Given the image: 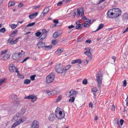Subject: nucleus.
I'll return each mask as SVG.
<instances>
[{
  "label": "nucleus",
  "instance_id": "1",
  "mask_svg": "<svg viewBox=\"0 0 128 128\" xmlns=\"http://www.w3.org/2000/svg\"><path fill=\"white\" fill-rule=\"evenodd\" d=\"M122 14L121 10L118 8H112L109 10L106 14L108 17L111 18H116Z\"/></svg>",
  "mask_w": 128,
  "mask_h": 128
},
{
  "label": "nucleus",
  "instance_id": "2",
  "mask_svg": "<svg viewBox=\"0 0 128 128\" xmlns=\"http://www.w3.org/2000/svg\"><path fill=\"white\" fill-rule=\"evenodd\" d=\"M77 94V92L73 89L70 90L69 92H67L66 94V96L70 98L68 100V102H74L76 95Z\"/></svg>",
  "mask_w": 128,
  "mask_h": 128
},
{
  "label": "nucleus",
  "instance_id": "3",
  "mask_svg": "<svg viewBox=\"0 0 128 128\" xmlns=\"http://www.w3.org/2000/svg\"><path fill=\"white\" fill-rule=\"evenodd\" d=\"M103 76V74L101 71L98 72L96 75V79L97 82L98 87L99 88H100L102 85Z\"/></svg>",
  "mask_w": 128,
  "mask_h": 128
},
{
  "label": "nucleus",
  "instance_id": "4",
  "mask_svg": "<svg viewBox=\"0 0 128 128\" xmlns=\"http://www.w3.org/2000/svg\"><path fill=\"white\" fill-rule=\"evenodd\" d=\"M84 8L83 7H81L80 8H77V12L78 14H76V16L77 17H79L80 14H81V17L84 20H87V19L85 16L84 15Z\"/></svg>",
  "mask_w": 128,
  "mask_h": 128
},
{
  "label": "nucleus",
  "instance_id": "5",
  "mask_svg": "<svg viewBox=\"0 0 128 128\" xmlns=\"http://www.w3.org/2000/svg\"><path fill=\"white\" fill-rule=\"evenodd\" d=\"M55 69L56 71L58 74H62L64 72V68L62 65L60 63L56 65Z\"/></svg>",
  "mask_w": 128,
  "mask_h": 128
},
{
  "label": "nucleus",
  "instance_id": "6",
  "mask_svg": "<svg viewBox=\"0 0 128 128\" xmlns=\"http://www.w3.org/2000/svg\"><path fill=\"white\" fill-rule=\"evenodd\" d=\"M55 74L54 73H51L47 76L46 78V82L48 84L52 82L54 80Z\"/></svg>",
  "mask_w": 128,
  "mask_h": 128
},
{
  "label": "nucleus",
  "instance_id": "7",
  "mask_svg": "<svg viewBox=\"0 0 128 128\" xmlns=\"http://www.w3.org/2000/svg\"><path fill=\"white\" fill-rule=\"evenodd\" d=\"M65 116V114L64 112L62 113L61 111H57L55 114L56 116L59 119H61L63 118Z\"/></svg>",
  "mask_w": 128,
  "mask_h": 128
},
{
  "label": "nucleus",
  "instance_id": "8",
  "mask_svg": "<svg viewBox=\"0 0 128 128\" xmlns=\"http://www.w3.org/2000/svg\"><path fill=\"white\" fill-rule=\"evenodd\" d=\"M10 100L12 102H14V103H17L19 102L17 100V96L14 94H12L9 96Z\"/></svg>",
  "mask_w": 128,
  "mask_h": 128
},
{
  "label": "nucleus",
  "instance_id": "9",
  "mask_svg": "<svg viewBox=\"0 0 128 128\" xmlns=\"http://www.w3.org/2000/svg\"><path fill=\"white\" fill-rule=\"evenodd\" d=\"M30 128H39V123L36 120H34L31 123Z\"/></svg>",
  "mask_w": 128,
  "mask_h": 128
},
{
  "label": "nucleus",
  "instance_id": "10",
  "mask_svg": "<svg viewBox=\"0 0 128 128\" xmlns=\"http://www.w3.org/2000/svg\"><path fill=\"white\" fill-rule=\"evenodd\" d=\"M20 106L19 102L17 103H14L13 105L11 106L9 110L10 111L12 112H13L14 111L16 110L17 108V106Z\"/></svg>",
  "mask_w": 128,
  "mask_h": 128
},
{
  "label": "nucleus",
  "instance_id": "11",
  "mask_svg": "<svg viewBox=\"0 0 128 128\" xmlns=\"http://www.w3.org/2000/svg\"><path fill=\"white\" fill-rule=\"evenodd\" d=\"M25 98L26 99H31V101L32 102H34L37 99L36 96L32 94L26 97Z\"/></svg>",
  "mask_w": 128,
  "mask_h": 128
},
{
  "label": "nucleus",
  "instance_id": "12",
  "mask_svg": "<svg viewBox=\"0 0 128 128\" xmlns=\"http://www.w3.org/2000/svg\"><path fill=\"white\" fill-rule=\"evenodd\" d=\"M90 48H88V50L84 52V54L88 56V57L89 58V60H91L92 58V54L90 52Z\"/></svg>",
  "mask_w": 128,
  "mask_h": 128
},
{
  "label": "nucleus",
  "instance_id": "13",
  "mask_svg": "<svg viewBox=\"0 0 128 128\" xmlns=\"http://www.w3.org/2000/svg\"><path fill=\"white\" fill-rule=\"evenodd\" d=\"M49 9L48 7L45 8L43 10L42 12L40 15V16L41 18L44 16L45 15L47 14L49 12Z\"/></svg>",
  "mask_w": 128,
  "mask_h": 128
},
{
  "label": "nucleus",
  "instance_id": "14",
  "mask_svg": "<svg viewBox=\"0 0 128 128\" xmlns=\"http://www.w3.org/2000/svg\"><path fill=\"white\" fill-rule=\"evenodd\" d=\"M12 58L16 60H19L20 59V57L18 53L15 52L12 55Z\"/></svg>",
  "mask_w": 128,
  "mask_h": 128
},
{
  "label": "nucleus",
  "instance_id": "15",
  "mask_svg": "<svg viewBox=\"0 0 128 128\" xmlns=\"http://www.w3.org/2000/svg\"><path fill=\"white\" fill-rule=\"evenodd\" d=\"M19 38H16L15 40H13V38L12 39V40H11V38H10L8 40V42H9L10 44H16L18 42V39Z\"/></svg>",
  "mask_w": 128,
  "mask_h": 128
},
{
  "label": "nucleus",
  "instance_id": "16",
  "mask_svg": "<svg viewBox=\"0 0 128 128\" xmlns=\"http://www.w3.org/2000/svg\"><path fill=\"white\" fill-rule=\"evenodd\" d=\"M38 14V12H34V13L30 14L28 17L30 19H32L36 17Z\"/></svg>",
  "mask_w": 128,
  "mask_h": 128
},
{
  "label": "nucleus",
  "instance_id": "17",
  "mask_svg": "<svg viewBox=\"0 0 128 128\" xmlns=\"http://www.w3.org/2000/svg\"><path fill=\"white\" fill-rule=\"evenodd\" d=\"M48 120L50 121H53L55 119V115L54 114H51L48 117Z\"/></svg>",
  "mask_w": 128,
  "mask_h": 128
},
{
  "label": "nucleus",
  "instance_id": "18",
  "mask_svg": "<svg viewBox=\"0 0 128 128\" xmlns=\"http://www.w3.org/2000/svg\"><path fill=\"white\" fill-rule=\"evenodd\" d=\"M87 21L84 23V24H83V27L88 28L89 26V24H91V20L88 19H87Z\"/></svg>",
  "mask_w": 128,
  "mask_h": 128
},
{
  "label": "nucleus",
  "instance_id": "19",
  "mask_svg": "<svg viewBox=\"0 0 128 128\" xmlns=\"http://www.w3.org/2000/svg\"><path fill=\"white\" fill-rule=\"evenodd\" d=\"M19 113H17L14 116L12 119V121L13 122H15L18 119V118L20 116Z\"/></svg>",
  "mask_w": 128,
  "mask_h": 128
},
{
  "label": "nucleus",
  "instance_id": "20",
  "mask_svg": "<svg viewBox=\"0 0 128 128\" xmlns=\"http://www.w3.org/2000/svg\"><path fill=\"white\" fill-rule=\"evenodd\" d=\"M16 68L13 64H10L9 67V70L11 72H14Z\"/></svg>",
  "mask_w": 128,
  "mask_h": 128
},
{
  "label": "nucleus",
  "instance_id": "21",
  "mask_svg": "<svg viewBox=\"0 0 128 128\" xmlns=\"http://www.w3.org/2000/svg\"><path fill=\"white\" fill-rule=\"evenodd\" d=\"M82 62V61L80 59H78L76 60H74L71 62V64H74L76 63L78 64H80Z\"/></svg>",
  "mask_w": 128,
  "mask_h": 128
},
{
  "label": "nucleus",
  "instance_id": "22",
  "mask_svg": "<svg viewBox=\"0 0 128 128\" xmlns=\"http://www.w3.org/2000/svg\"><path fill=\"white\" fill-rule=\"evenodd\" d=\"M45 44L42 42H39L37 44V46L38 48H42L43 47L45 46Z\"/></svg>",
  "mask_w": 128,
  "mask_h": 128
},
{
  "label": "nucleus",
  "instance_id": "23",
  "mask_svg": "<svg viewBox=\"0 0 128 128\" xmlns=\"http://www.w3.org/2000/svg\"><path fill=\"white\" fill-rule=\"evenodd\" d=\"M21 123V122H20L19 121H16L11 126V128H14L16 126L20 124Z\"/></svg>",
  "mask_w": 128,
  "mask_h": 128
},
{
  "label": "nucleus",
  "instance_id": "24",
  "mask_svg": "<svg viewBox=\"0 0 128 128\" xmlns=\"http://www.w3.org/2000/svg\"><path fill=\"white\" fill-rule=\"evenodd\" d=\"M10 56L8 54H5L3 57V59L4 60H7L10 57Z\"/></svg>",
  "mask_w": 128,
  "mask_h": 128
},
{
  "label": "nucleus",
  "instance_id": "25",
  "mask_svg": "<svg viewBox=\"0 0 128 128\" xmlns=\"http://www.w3.org/2000/svg\"><path fill=\"white\" fill-rule=\"evenodd\" d=\"M18 55L20 57V59L22 56H24L25 55V52H24L22 50L19 53H18Z\"/></svg>",
  "mask_w": 128,
  "mask_h": 128
},
{
  "label": "nucleus",
  "instance_id": "26",
  "mask_svg": "<svg viewBox=\"0 0 128 128\" xmlns=\"http://www.w3.org/2000/svg\"><path fill=\"white\" fill-rule=\"evenodd\" d=\"M60 36V34L58 32H54L53 35V37L54 38L58 37Z\"/></svg>",
  "mask_w": 128,
  "mask_h": 128
},
{
  "label": "nucleus",
  "instance_id": "27",
  "mask_svg": "<svg viewBox=\"0 0 128 128\" xmlns=\"http://www.w3.org/2000/svg\"><path fill=\"white\" fill-rule=\"evenodd\" d=\"M83 27V24H77L76 26V28L78 30L80 29L81 28Z\"/></svg>",
  "mask_w": 128,
  "mask_h": 128
},
{
  "label": "nucleus",
  "instance_id": "28",
  "mask_svg": "<svg viewBox=\"0 0 128 128\" xmlns=\"http://www.w3.org/2000/svg\"><path fill=\"white\" fill-rule=\"evenodd\" d=\"M114 123L116 126H119V121L117 119H116L114 121Z\"/></svg>",
  "mask_w": 128,
  "mask_h": 128
},
{
  "label": "nucleus",
  "instance_id": "29",
  "mask_svg": "<svg viewBox=\"0 0 128 128\" xmlns=\"http://www.w3.org/2000/svg\"><path fill=\"white\" fill-rule=\"evenodd\" d=\"M52 46L50 45L49 46H45V50H50L52 48Z\"/></svg>",
  "mask_w": 128,
  "mask_h": 128
},
{
  "label": "nucleus",
  "instance_id": "30",
  "mask_svg": "<svg viewBox=\"0 0 128 128\" xmlns=\"http://www.w3.org/2000/svg\"><path fill=\"white\" fill-rule=\"evenodd\" d=\"M47 36V34H42L40 37L39 38L40 40H42L44 39Z\"/></svg>",
  "mask_w": 128,
  "mask_h": 128
},
{
  "label": "nucleus",
  "instance_id": "31",
  "mask_svg": "<svg viewBox=\"0 0 128 128\" xmlns=\"http://www.w3.org/2000/svg\"><path fill=\"white\" fill-rule=\"evenodd\" d=\"M104 26V24H99L97 29V30H98Z\"/></svg>",
  "mask_w": 128,
  "mask_h": 128
},
{
  "label": "nucleus",
  "instance_id": "32",
  "mask_svg": "<svg viewBox=\"0 0 128 128\" xmlns=\"http://www.w3.org/2000/svg\"><path fill=\"white\" fill-rule=\"evenodd\" d=\"M63 50L61 49H58L55 52V53L58 55H59L63 51Z\"/></svg>",
  "mask_w": 128,
  "mask_h": 128
},
{
  "label": "nucleus",
  "instance_id": "33",
  "mask_svg": "<svg viewBox=\"0 0 128 128\" xmlns=\"http://www.w3.org/2000/svg\"><path fill=\"white\" fill-rule=\"evenodd\" d=\"M6 80V78L0 79V86L5 82V81Z\"/></svg>",
  "mask_w": 128,
  "mask_h": 128
},
{
  "label": "nucleus",
  "instance_id": "34",
  "mask_svg": "<svg viewBox=\"0 0 128 128\" xmlns=\"http://www.w3.org/2000/svg\"><path fill=\"white\" fill-rule=\"evenodd\" d=\"M31 82V81L30 80L26 79L25 80L24 82V84H29Z\"/></svg>",
  "mask_w": 128,
  "mask_h": 128
},
{
  "label": "nucleus",
  "instance_id": "35",
  "mask_svg": "<svg viewBox=\"0 0 128 128\" xmlns=\"http://www.w3.org/2000/svg\"><path fill=\"white\" fill-rule=\"evenodd\" d=\"M17 32L18 30H15L12 32L11 34L10 35V36L11 37H12L13 36V34H16L17 33Z\"/></svg>",
  "mask_w": 128,
  "mask_h": 128
},
{
  "label": "nucleus",
  "instance_id": "36",
  "mask_svg": "<svg viewBox=\"0 0 128 128\" xmlns=\"http://www.w3.org/2000/svg\"><path fill=\"white\" fill-rule=\"evenodd\" d=\"M15 4V3L14 2H9L8 4V7H10L11 6H13Z\"/></svg>",
  "mask_w": 128,
  "mask_h": 128
},
{
  "label": "nucleus",
  "instance_id": "37",
  "mask_svg": "<svg viewBox=\"0 0 128 128\" xmlns=\"http://www.w3.org/2000/svg\"><path fill=\"white\" fill-rule=\"evenodd\" d=\"M26 120V118L25 116H23L22 118L21 119H20V122L21 123L23 122H24Z\"/></svg>",
  "mask_w": 128,
  "mask_h": 128
},
{
  "label": "nucleus",
  "instance_id": "38",
  "mask_svg": "<svg viewBox=\"0 0 128 128\" xmlns=\"http://www.w3.org/2000/svg\"><path fill=\"white\" fill-rule=\"evenodd\" d=\"M51 92L52 96H54L55 94L59 92L58 91L56 90H53L51 91Z\"/></svg>",
  "mask_w": 128,
  "mask_h": 128
},
{
  "label": "nucleus",
  "instance_id": "39",
  "mask_svg": "<svg viewBox=\"0 0 128 128\" xmlns=\"http://www.w3.org/2000/svg\"><path fill=\"white\" fill-rule=\"evenodd\" d=\"M128 14L127 13H126L124 14L122 17V18L124 20H126L128 18Z\"/></svg>",
  "mask_w": 128,
  "mask_h": 128
},
{
  "label": "nucleus",
  "instance_id": "40",
  "mask_svg": "<svg viewBox=\"0 0 128 128\" xmlns=\"http://www.w3.org/2000/svg\"><path fill=\"white\" fill-rule=\"evenodd\" d=\"M70 67V65L68 64L64 68V72H65V71L68 70Z\"/></svg>",
  "mask_w": 128,
  "mask_h": 128
},
{
  "label": "nucleus",
  "instance_id": "41",
  "mask_svg": "<svg viewBox=\"0 0 128 128\" xmlns=\"http://www.w3.org/2000/svg\"><path fill=\"white\" fill-rule=\"evenodd\" d=\"M26 111V110L24 108H22L20 111V113L19 114L20 115L22 114H24L25 112Z\"/></svg>",
  "mask_w": 128,
  "mask_h": 128
},
{
  "label": "nucleus",
  "instance_id": "42",
  "mask_svg": "<svg viewBox=\"0 0 128 128\" xmlns=\"http://www.w3.org/2000/svg\"><path fill=\"white\" fill-rule=\"evenodd\" d=\"M62 99V96L61 95H59L58 98L56 99L55 102H57L60 101Z\"/></svg>",
  "mask_w": 128,
  "mask_h": 128
},
{
  "label": "nucleus",
  "instance_id": "43",
  "mask_svg": "<svg viewBox=\"0 0 128 128\" xmlns=\"http://www.w3.org/2000/svg\"><path fill=\"white\" fill-rule=\"evenodd\" d=\"M35 24V22H33L32 23H30L26 26V28H27L29 26H33Z\"/></svg>",
  "mask_w": 128,
  "mask_h": 128
},
{
  "label": "nucleus",
  "instance_id": "44",
  "mask_svg": "<svg viewBox=\"0 0 128 128\" xmlns=\"http://www.w3.org/2000/svg\"><path fill=\"white\" fill-rule=\"evenodd\" d=\"M58 42V41L56 40H53L52 41V44L55 45L57 44Z\"/></svg>",
  "mask_w": 128,
  "mask_h": 128
},
{
  "label": "nucleus",
  "instance_id": "45",
  "mask_svg": "<svg viewBox=\"0 0 128 128\" xmlns=\"http://www.w3.org/2000/svg\"><path fill=\"white\" fill-rule=\"evenodd\" d=\"M40 6V5H39L36 6H32L33 9H34L35 10H36L37 9L39 8Z\"/></svg>",
  "mask_w": 128,
  "mask_h": 128
},
{
  "label": "nucleus",
  "instance_id": "46",
  "mask_svg": "<svg viewBox=\"0 0 128 128\" xmlns=\"http://www.w3.org/2000/svg\"><path fill=\"white\" fill-rule=\"evenodd\" d=\"M7 51V50H4L2 51L1 52L0 54V56L1 55H3L5 53H6Z\"/></svg>",
  "mask_w": 128,
  "mask_h": 128
},
{
  "label": "nucleus",
  "instance_id": "47",
  "mask_svg": "<svg viewBox=\"0 0 128 128\" xmlns=\"http://www.w3.org/2000/svg\"><path fill=\"white\" fill-rule=\"evenodd\" d=\"M6 31V29L4 28H2L0 29V32L3 33H4Z\"/></svg>",
  "mask_w": 128,
  "mask_h": 128
},
{
  "label": "nucleus",
  "instance_id": "48",
  "mask_svg": "<svg viewBox=\"0 0 128 128\" xmlns=\"http://www.w3.org/2000/svg\"><path fill=\"white\" fill-rule=\"evenodd\" d=\"M46 92L49 96H52L51 91H50L48 90L46 91Z\"/></svg>",
  "mask_w": 128,
  "mask_h": 128
},
{
  "label": "nucleus",
  "instance_id": "49",
  "mask_svg": "<svg viewBox=\"0 0 128 128\" xmlns=\"http://www.w3.org/2000/svg\"><path fill=\"white\" fill-rule=\"evenodd\" d=\"M36 76V75H32L30 76V79L32 81H34L35 80V77Z\"/></svg>",
  "mask_w": 128,
  "mask_h": 128
},
{
  "label": "nucleus",
  "instance_id": "50",
  "mask_svg": "<svg viewBox=\"0 0 128 128\" xmlns=\"http://www.w3.org/2000/svg\"><path fill=\"white\" fill-rule=\"evenodd\" d=\"M35 34L36 36L37 37H38L41 35L42 33L40 32H36Z\"/></svg>",
  "mask_w": 128,
  "mask_h": 128
},
{
  "label": "nucleus",
  "instance_id": "51",
  "mask_svg": "<svg viewBox=\"0 0 128 128\" xmlns=\"http://www.w3.org/2000/svg\"><path fill=\"white\" fill-rule=\"evenodd\" d=\"M17 26V25L14 24H12L11 25V27L12 29L15 28Z\"/></svg>",
  "mask_w": 128,
  "mask_h": 128
},
{
  "label": "nucleus",
  "instance_id": "52",
  "mask_svg": "<svg viewBox=\"0 0 128 128\" xmlns=\"http://www.w3.org/2000/svg\"><path fill=\"white\" fill-rule=\"evenodd\" d=\"M92 92H96L97 91L98 89L96 88H92Z\"/></svg>",
  "mask_w": 128,
  "mask_h": 128
},
{
  "label": "nucleus",
  "instance_id": "53",
  "mask_svg": "<svg viewBox=\"0 0 128 128\" xmlns=\"http://www.w3.org/2000/svg\"><path fill=\"white\" fill-rule=\"evenodd\" d=\"M82 83L84 84H87V80L86 79H84L82 81Z\"/></svg>",
  "mask_w": 128,
  "mask_h": 128
},
{
  "label": "nucleus",
  "instance_id": "54",
  "mask_svg": "<svg viewBox=\"0 0 128 128\" xmlns=\"http://www.w3.org/2000/svg\"><path fill=\"white\" fill-rule=\"evenodd\" d=\"M18 76L20 78L23 79L24 78V76L23 75L20 74H18Z\"/></svg>",
  "mask_w": 128,
  "mask_h": 128
},
{
  "label": "nucleus",
  "instance_id": "55",
  "mask_svg": "<svg viewBox=\"0 0 128 128\" xmlns=\"http://www.w3.org/2000/svg\"><path fill=\"white\" fill-rule=\"evenodd\" d=\"M127 84V82L126 80H124L123 82V86L124 87H126Z\"/></svg>",
  "mask_w": 128,
  "mask_h": 128
},
{
  "label": "nucleus",
  "instance_id": "56",
  "mask_svg": "<svg viewBox=\"0 0 128 128\" xmlns=\"http://www.w3.org/2000/svg\"><path fill=\"white\" fill-rule=\"evenodd\" d=\"M47 32V31L45 29L42 30V32H41V33L42 34H46V33Z\"/></svg>",
  "mask_w": 128,
  "mask_h": 128
},
{
  "label": "nucleus",
  "instance_id": "57",
  "mask_svg": "<svg viewBox=\"0 0 128 128\" xmlns=\"http://www.w3.org/2000/svg\"><path fill=\"white\" fill-rule=\"evenodd\" d=\"M110 109L112 111H114L115 109V106L114 105H112L110 106Z\"/></svg>",
  "mask_w": 128,
  "mask_h": 128
},
{
  "label": "nucleus",
  "instance_id": "58",
  "mask_svg": "<svg viewBox=\"0 0 128 128\" xmlns=\"http://www.w3.org/2000/svg\"><path fill=\"white\" fill-rule=\"evenodd\" d=\"M53 22L54 23L56 24L58 23V21L56 20H54Z\"/></svg>",
  "mask_w": 128,
  "mask_h": 128
},
{
  "label": "nucleus",
  "instance_id": "59",
  "mask_svg": "<svg viewBox=\"0 0 128 128\" xmlns=\"http://www.w3.org/2000/svg\"><path fill=\"white\" fill-rule=\"evenodd\" d=\"M24 6L23 4L22 3H20L18 5V7L19 8H20Z\"/></svg>",
  "mask_w": 128,
  "mask_h": 128
},
{
  "label": "nucleus",
  "instance_id": "60",
  "mask_svg": "<svg viewBox=\"0 0 128 128\" xmlns=\"http://www.w3.org/2000/svg\"><path fill=\"white\" fill-rule=\"evenodd\" d=\"M74 26L73 25H71L70 26H68V29H71L72 28H74Z\"/></svg>",
  "mask_w": 128,
  "mask_h": 128
},
{
  "label": "nucleus",
  "instance_id": "61",
  "mask_svg": "<svg viewBox=\"0 0 128 128\" xmlns=\"http://www.w3.org/2000/svg\"><path fill=\"white\" fill-rule=\"evenodd\" d=\"M124 120L122 119H121L120 120V123L121 126H122L124 122Z\"/></svg>",
  "mask_w": 128,
  "mask_h": 128
},
{
  "label": "nucleus",
  "instance_id": "62",
  "mask_svg": "<svg viewBox=\"0 0 128 128\" xmlns=\"http://www.w3.org/2000/svg\"><path fill=\"white\" fill-rule=\"evenodd\" d=\"M126 105L128 106V97L127 96V98H126Z\"/></svg>",
  "mask_w": 128,
  "mask_h": 128
},
{
  "label": "nucleus",
  "instance_id": "63",
  "mask_svg": "<svg viewBox=\"0 0 128 128\" xmlns=\"http://www.w3.org/2000/svg\"><path fill=\"white\" fill-rule=\"evenodd\" d=\"M62 2H60L57 4V6H60L62 4Z\"/></svg>",
  "mask_w": 128,
  "mask_h": 128
},
{
  "label": "nucleus",
  "instance_id": "64",
  "mask_svg": "<svg viewBox=\"0 0 128 128\" xmlns=\"http://www.w3.org/2000/svg\"><path fill=\"white\" fill-rule=\"evenodd\" d=\"M128 31V27L126 28L125 30L123 32L122 34H124L126 32Z\"/></svg>",
  "mask_w": 128,
  "mask_h": 128
}]
</instances>
